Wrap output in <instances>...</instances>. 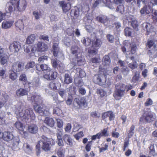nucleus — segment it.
Returning <instances> with one entry per match:
<instances>
[{
  "label": "nucleus",
  "mask_w": 157,
  "mask_h": 157,
  "mask_svg": "<svg viewBox=\"0 0 157 157\" xmlns=\"http://www.w3.org/2000/svg\"><path fill=\"white\" fill-rule=\"evenodd\" d=\"M50 139L43 135L41 139L40 140L36 146V152L37 156L40 155V147L45 151L50 150L51 145L49 142Z\"/></svg>",
  "instance_id": "f257e3e1"
},
{
  "label": "nucleus",
  "mask_w": 157,
  "mask_h": 157,
  "mask_svg": "<svg viewBox=\"0 0 157 157\" xmlns=\"http://www.w3.org/2000/svg\"><path fill=\"white\" fill-rule=\"evenodd\" d=\"M122 52L126 55L127 58H130V59L133 60L134 58L133 56L130 57L129 55L131 52L132 54H134L137 49V47L136 44L134 42L130 44L128 41L125 42V44L124 46L121 48Z\"/></svg>",
  "instance_id": "f03ea898"
},
{
  "label": "nucleus",
  "mask_w": 157,
  "mask_h": 157,
  "mask_svg": "<svg viewBox=\"0 0 157 157\" xmlns=\"http://www.w3.org/2000/svg\"><path fill=\"white\" fill-rule=\"evenodd\" d=\"M21 109V105L19 104L18 108H17V110L16 112L17 114L19 113V116L21 117L26 120H28L29 117H31L32 119H34L35 115L32 109L29 108L20 112Z\"/></svg>",
  "instance_id": "7ed1b4c3"
},
{
  "label": "nucleus",
  "mask_w": 157,
  "mask_h": 157,
  "mask_svg": "<svg viewBox=\"0 0 157 157\" xmlns=\"http://www.w3.org/2000/svg\"><path fill=\"white\" fill-rule=\"evenodd\" d=\"M155 113L149 109L145 110L144 113L140 118V121L141 122L150 123L153 121L156 118Z\"/></svg>",
  "instance_id": "20e7f679"
},
{
  "label": "nucleus",
  "mask_w": 157,
  "mask_h": 157,
  "mask_svg": "<svg viewBox=\"0 0 157 157\" xmlns=\"http://www.w3.org/2000/svg\"><path fill=\"white\" fill-rule=\"evenodd\" d=\"M58 44V43L53 44L52 47V52L55 57L60 60H63L64 59L63 55L59 47Z\"/></svg>",
  "instance_id": "39448f33"
},
{
  "label": "nucleus",
  "mask_w": 157,
  "mask_h": 157,
  "mask_svg": "<svg viewBox=\"0 0 157 157\" xmlns=\"http://www.w3.org/2000/svg\"><path fill=\"white\" fill-rule=\"evenodd\" d=\"M93 80V82L100 86L104 85L106 82V77L105 75L103 74L96 75H94Z\"/></svg>",
  "instance_id": "423d86ee"
},
{
  "label": "nucleus",
  "mask_w": 157,
  "mask_h": 157,
  "mask_svg": "<svg viewBox=\"0 0 157 157\" xmlns=\"http://www.w3.org/2000/svg\"><path fill=\"white\" fill-rule=\"evenodd\" d=\"M48 48L47 44L44 43L39 42L36 45H34L32 50L33 52L36 51L37 52H42L46 51L48 49Z\"/></svg>",
  "instance_id": "0eeeda50"
},
{
  "label": "nucleus",
  "mask_w": 157,
  "mask_h": 157,
  "mask_svg": "<svg viewBox=\"0 0 157 157\" xmlns=\"http://www.w3.org/2000/svg\"><path fill=\"white\" fill-rule=\"evenodd\" d=\"M16 1H12L8 2L6 6V10L7 13H11L14 11H18V9L17 7Z\"/></svg>",
  "instance_id": "6e6552de"
},
{
  "label": "nucleus",
  "mask_w": 157,
  "mask_h": 157,
  "mask_svg": "<svg viewBox=\"0 0 157 157\" xmlns=\"http://www.w3.org/2000/svg\"><path fill=\"white\" fill-rule=\"evenodd\" d=\"M28 99L31 101L34 105L41 104L43 102L42 98L38 95H33L28 97Z\"/></svg>",
  "instance_id": "1a4fd4ad"
},
{
  "label": "nucleus",
  "mask_w": 157,
  "mask_h": 157,
  "mask_svg": "<svg viewBox=\"0 0 157 157\" xmlns=\"http://www.w3.org/2000/svg\"><path fill=\"white\" fill-rule=\"evenodd\" d=\"M73 104L74 106L77 108L81 107L82 106H85L87 105L86 101L84 98H75Z\"/></svg>",
  "instance_id": "9d476101"
},
{
  "label": "nucleus",
  "mask_w": 157,
  "mask_h": 157,
  "mask_svg": "<svg viewBox=\"0 0 157 157\" xmlns=\"http://www.w3.org/2000/svg\"><path fill=\"white\" fill-rule=\"evenodd\" d=\"M21 44L18 42H14L11 44L9 46V49L13 53L18 52L21 49Z\"/></svg>",
  "instance_id": "9b49d317"
},
{
  "label": "nucleus",
  "mask_w": 157,
  "mask_h": 157,
  "mask_svg": "<svg viewBox=\"0 0 157 157\" xmlns=\"http://www.w3.org/2000/svg\"><path fill=\"white\" fill-rule=\"evenodd\" d=\"M142 26L144 29L147 31L146 34L147 35H154L155 32L153 30V27L151 24L147 22H144L143 25Z\"/></svg>",
  "instance_id": "f8f14e48"
},
{
  "label": "nucleus",
  "mask_w": 157,
  "mask_h": 157,
  "mask_svg": "<svg viewBox=\"0 0 157 157\" xmlns=\"http://www.w3.org/2000/svg\"><path fill=\"white\" fill-rule=\"evenodd\" d=\"M43 77L47 80H53L56 79L57 77V72L50 70L49 71L43 75Z\"/></svg>",
  "instance_id": "ddd939ff"
},
{
  "label": "nucleus",
  "mask_w": 157,
  "mask_h": 157,
  "mask_svg": "<svg viewBox=\"0 0 157 157\" xmlns=\"http://www.w3.org/2000/svg\"><path fill=\"white\" fill-rule=\"evenodd\" d=\"M36 69L39 71H43L44 75L51 70L50 68L46 64H37L36 66Z\"/></svg>",
  "instance_id": "4468645a"
},
{
  "label": "nucleus",
  "mask_w": 157,
  "mask_h": 157,
  "mask_svg": "<svg viewBox=\"0 0 157 157\" xmlns=\"http://www.w3.org/2000/svg\"><path fill=\"white\" fill-rule=\"evenodd\" d=\"M24 64L21 62H16L12 66V70L17 72L22 71L24 69Z\"/></svg>",
  "instance_id": "2eb2a0df"
},
{
  "label": "nucleus",
  "mask_w": 157,
  "mask_h": 157,
  "mask_svg": "<svg viewBox=\"0 0 157 157\" xmlns=\"http://www.w3.org/2000/svg\"><path fill=\"white\" fill-rule=\"evenodd\" d=\"M96 21L106 26L108 25L109 23V18L104 15L98 16L96 17Z\"/></svg>",
  "instance_id": "dca6fc26"
},
{
  "label": "nucleus",
  "mask_w": 157,
  "mask_h": 157,
  "mask_svg": "<svg viewBox=\"0 0 157 157\" xmlns=\"http://www.w3.org/2000/svg\"><path fill=\"white\" fill-rule=\"evenodd\" d=\"M17 7L18 11H21L24 10L26 8V3L25 0H17L16 1Z\"/></svg>",
  "instance_id": "f3484780"
},
{
  "label": "nucleus",
  "mask_w": 157,
  "mask_h": 157,
  "mask_svg": "<svg viewBox=\"0 0 157 157\" xmlns=\"http://www.w3.org/2000/svg\"><path fill=\"white\" fill-rule=\"evenodd\" d=\"M71 54L75 55V57L79 56V57L81 56L82 52L81 49L76 45L72 46L70 49Z\"/></svg>",
  "instance_id": "a211bd4d"
},
{
  "label": "nucleus",
  "mask_w": 157,
  "mask_h": 157,
  "mask_svg": "<svg viewBox=\"0 0 157 157\" xmlns=\"http://www.w3.org/2000/svg\"><path fill=\"white\" fill-rule=\"evenodd\" d=\"M82 54H81V56L79 57V56H77L75 57L76 59H73V66L72 68H74L76 64L78 65V66H81L83 65L85 59L82 57Z\"/></svg>",
  "instance_id": "6ab92c4d"
},
{
  "label": "nucleus",
  "mask_w": 157,
  "mask_h": 157,
  "mask_svg": "<svg viewBox=\"0 0 157 157\" xmlns=\"http://www.w3.org/2000/svg\"><path fill=\"white\" fill-rule=\"evenodd\" d=\"M63 138L64 142L69 147H72L73 146V140L70 135L65 134Z\"/></svg>",
  "instance_id": "aec40b11"
},
{
  "label": "nucleus",
  "mask_w": 157,
  "mask_h": 157,
  "mask_svg": "<svg viewBox=\"0 0 157 157\" xmlns=\"http://www.w3.org/2000/svg\"><path fill=\"white\" fill-rule=\"evenodd\" d=\"M5 141L8 142L13 138L12 134L8 131H5L3 133V137L2 138Z\"/></svg>",
  "instance_id": "412c9836"
},
{
  "label": "nucleus",
  "mask_w": 157,
  "mask_h": 157,
  "mask_svg": "<svg viewBox=\"0 0 157 157\" xmlns=\"http://www.w3.org/2000/svg\"><path fill=\"white\" fill-rule=\"evenodd\" d=\"M59 3L64 12L66 13L67 12L71 9V5L69 3H66L63 1H61Z\"/></svg>",
  "instance_id": "4be33fe9"
},
{
  "label": "nucleus",
  "mask_w": 157,
  "mask_h": 157,
  "mask_svg": "<svg viewBox=\"0 0 157 157\" xmlns=\"http://www.w3.org/2000/svg\"><path fill=\"white\" fill-rule=\"evenodd\" d=\"M152 7L149 5H146L141 9L140 12L141 14H149L152 12Z\"/></svg>",
  "instance_id": "5701e85b"
},
{
  "label": "nucleus",
  "mask_w": 157,
  "mask_h": 157,
  "mask_svg": "<svg viewBox=\"0 0 157 157\" xmlns=\"http://www.w3.org/2000/svg\"><path fill=\"white\" fill-rule=\"evenodd\" d=\"M38 128L36 125L32 124L28 127V131L31 133L35 134L37 133Z\"/></svg>",
  "instance_id": "b1692460"
},
{
  "label": "nucleus",
  "mask_w": 157,
  "mask_h": 157,
  "mask_svg": "<svg viewBox=\"0 0 157 157\" xmlns=\"http://www.w3.org/2000/svg\"><path fill=\"white\" fill-rule=\"evenodd\" d=\"M109 117L110 121L113 120L114 119V116L113 113L111 111H108L104 113L102 116L103 119H105Z\"/></svg>",
  "instance_id": "393cba45"
},
{
  "label": "nucleus",
  "mask_w": 157,
  "mask_h": 157,
  "mask_svg": "<svg viewBox=\"0 0 157 157\" xmlns=\"http://www.w3.org/2000/svg\"><path fill=\"white\" fill-rule=\"evenodd\" d=\"M124 92L118 90H116L113 94V96L117 100H119L124 94Z\"/></svg>",
  "instance_id": "a878e982"
},
{
  "label": "nucleus",
  "mask_w": 157,
  "mask_h": 157,
  "mask_svg": "<svg viewBox=\"0 0 157 157\" xmlns=\"http://www.w3.org/2000/svg\"><path fill=\"white\" fill-rule=\"evenodd\" d=\"M8 56L6 54H3L0 56V63L2 65H4L7 62L9 59Z\"/></svg>",
  "instance_id": "bb28decb"
},
{
  "label": "nucleus",
  "mask_w": 157,
  "mask_h": 157,
  "mask_svg": "<svg viewBox=\"0 0 157 157\" xmlns=\"http://www.w3.org/2000/svg\"><path fill=\"white\" fill-rule=\"evenodd\" d=\"M19 139L18 138L15 137L13 138V143L12 147V148L14 150H17L19 149L18 145Z\"/></svg>",
  "instance_id": "cd10ccee"
},
{
  "label": "nucleus",
  "mask_w": 157,
  "mask_h": 157,
  "mask_svg": "<svg viewBox=\"0 0 157 157\" xmlns=\"http://www.w3.org/2000/svg\"><path fill=\"white\" fill-rule=\"evenodd\" d=\"M16 93L17 96L20 97L27 94V91L23 88H20L16 91Z\"/></svg>",
  "instance_id": "c85d7f7f"
},
{
  "label": "nucleus",
  "mask_w": 157,
  "mask_h": 157,
  "mask_svg": "<svg viewBox=\"0 0 157 157\" xmlns=\"http://www.w3.org/2000/svg\"><path fill=\"white\" fill-rule=\"evenodd\" d=\"M101 43L100 40L97 39L93 41L92 47L94 48H98L101 46Z\"/></svg>",
  "instance_id": "c756f323"
},
{
  "label": "nucleus",
  "mask_w": 157,
  "mask_h": 157,
  "mask_svg": "<svg viewBox=\"0 0 157 157\" xmlns=\"http://www.w3.org/2000/svg\"><path fill=\"white\" fill-rule=\"evenodd\" d=\"M13 23V21H3L2 23V27L4 29H7L10 28Z\"/></svg>",
  "instance_id": "7c9ffc66"
},
{
  "label": "nucleus",
  "mask_w": 157,
  "mask_h": 157,
  "mask_svg": "<svg viewBox=\"0 0 157 157\" xmlns=\"http://www.w3.org/2000/svg\"><path fill=\"white\" fill-rule=\"evenodd\" d=\"M44 122L47 125L51 127L54 126L55 124V122L53 119L52 118L46 117Z\"/></svg>",
  "instance_id": "2f4dec72"
},
{
  "label": "nucleus",
  "mask_w": 157,
  "mask_h": 157,
  "mask_svg": "<svg viewBox=\"0 0 157 157\" xmlns=\"http://www.w3.org/2000/svg\"><path fill=\"white\" fill-rule=\"evenodd\" d=\"M23 148L25 152L28 154L31 153L32 150V147L27 143H25L24 144Z\"/></svg>",
  "instance_id": "473e14b6"
},
{
  "label": "nucleus",
  "mask_w": 157,
  "mask_h": 157,
  "mask_svg": "<svg viewBox=\"0 0 157 157\" xmlns=\"http://www.w3.org/2000/svg\"><path fill=\"white\" fill-rule=\"evenodd\" d=\"M110 62L109 57L107 55L105 56L102 60V64L104 66H108L109 65Z\"/></svg>",
  "instance_id": "72a5a7b5"
},
{
  "label": "nucleus",
  "mask_w": 157,
  "mask_h": 157,
  "mask_svg": "<svg viewBox=\"0 0 157 157\" xmlns=\"http://www.w3.org/2000/svg\"><path fill=\"white\" fill-rule=\"evenodd\" d=\"M135 126L132 125L129 128V130L127 132L128 136V138L132 137L135 133Z\"/></svg>",
  "instance_id": "f704fd0d"
},
{
  "label": "nucleus",
  "mask_w": 157,
  "mask_h": 157,
  "mask_svg": "<svg viewBox=\"0 0 157 157\" xmlns=\"http://www.w3.org/2000/svg\"><path fill=\"white\" fill-rule=\"evenodd\" d=\"M64 82L69 84L72 82V78L68 74H65L64 76Z\"/></svg>",
  "instance_id": "c9c22d12"
},
{
  "label": "nucleus",
  "mask_w": 157,
  "mask_h": 157,
  "mask_svg": "<svg viewBox=\"0 0 157 157\" xmlns=\"http://www.w3.org/2000/svg\"><path fill=\"white\" fill-rule=\"evenodd\" d=\"M9 78L12 80H15L17 78V75L14 71L11 70L9 71Z\"/></svg>",
  "instance_id": "e433bc0d"
},
{
  "label": "nucleus",
  "mask_w": 157,
  "mask_h": 157,
  "mask_svg": "<svg viewBox=\"0 0 157 157\" xmlns=\"http://www.w3.org/2000/svg\"><path fill=\"white\" fill-rule=\"evenodd\" d=\"M91 41V40L88 37H83L82 40V42L86 46H90V44Z\"/></svg>",
  "instance_id": "4c0bfd02"
},
{
  "label": "nucleus",
  "mask_w": 157,
  "mask_h": 157,
  "mask_svg": "<svg viewBox=\"0 0 157 157\" xmlns=\"http://www.w3.org/2000/svg\"><path fill=\"white\" fill-rule=\"evenodd\" d=\"M35 37L34 34H32L28 37L26 39L27 44H29L33 43L35 40Z\"/></svg>",
  "instance_id": "58836bf2"
},
{
  "label": "nucleus",
  "mask_w": 157,
  "mask_h": 157,
  "mask_svg": "<svg viewBox=\"0 0 157 157\" xmlns=\"http://www.w3.org/2000/svg\"><path fill=\"white\" fill-rule=\"evenodd\" d=\"M116 88L117 90H121L124 92L126 89V86L123 84L120 83L116 85Z\"/></svg>",
  "instance_id": "ea45409f"
},
{
  "label": "nucleus",
  "mask_w": 157,
  "mask_h": 157,
  "mask_svg": "<svg viewBox=\"0 0 157 157\" xmlns=\"http://www.w3.org/2000/svg\"><path fill=\"white\" fill-rule=\"evenodd\" d=\"M75 70L77 71L76 73L77 75H79V76L81 78L83 77L86 76L85 72L80 68H76Z\"/></svg>",
  "instance_id": "a19ab883"
},
{
  "label": "nucleus",
  "mask_w": 157,
  "mask_h": 157,
  "mask_svg": "<svg viewBox=\"0 0 157 157\" xmlns=\"http://www.w3.org/2000/svg\"><path fill=\"white\" fill-rule=\"evenodd\" d=\"M16 27L19 28L20 30L23 29V24L22 21L21 20H18L15 23Z\"/></svg>",
  "instance_id": "79ce46f5"
},
{
  "label": "nucleus",
  "mask_w": 157,
  "mask_h": 157,
  "mask_svg": "<svg viewBox=\"0 0 157 157\" xmlns=\"http://www.w3.org/2000/svg\"><path fill=\"white\" fill-rule=\"evenodd\" d=\"M34 108L36 112L40 114V115H41L42 113H43L44 109L39 106V105H34Z\"/></svg>",
  "instance_id": "37998d69"
},
{
  "label": "nucleus",
  "mask_w": 157,
  "mask_h": 157,
  "mask_svg": "<svg viewBox=\"0 0 157 157\" xmlns=\"http://www.w3.org/2000/svg\"><path fill=\"white\" fill-rule=\"evenodd\" d=\"M147 46L149 48H152L155 49L156 48V46L153 40H150L148 41Z\"/></svg>",
  "instance_id": "c03bdc74"
},
{
  "label": "nucleus",
  "mask_w": 157,
  "mask_h": 157,
  "mask_svg": "<svg viewBox=\"0 0 157 157\" xmlns=\"http://www.w3.org/2000/svg\"><path fill=\"white\" fill-rule=\"evenodd\" d=\"M132 32V30L130 28L127 27L124 29L125 35L126 36H131Z\"/></svg>",
  "instance_id": "a18cd8bd"
},
{
  "label": "nucleus",
  "mask_w": 157,
  "mask_h": 157,
  "mask_svg": "<svg viewBox=\"0 0 157 157\" xmlns=\"http://www.w3.org/2000/svg\"><path fill=\"white\" fill-rule=\"evenodd\" d=\"M138 66V64L135 61L130 63L128 64V67L132 69H134L137 68Z\"/></svg>",
  "instance_id": "49530a36"
},
{
  "label": "nucleus",
  "mask_w": 157,
  "mask_h": 157,
  "mask_svg": "<svg viewBox=\"0 0 157 157\" xmlns=\"http://www.w3.org/2000/svg\"><path fill=\"white\" fill-rule=\"evenodd\" d=\"M15 125L16 128L20 131H22L23 129V125L20 122H17L15 124Z\"/></svg>",
  "instance_id": "de8ad7c7"
},
{
  "label": "nucleus",
  "mask_w": 157,
  "mask_h": 157,
  "mask_svg": "<svg viewBox=\"0 0 157 157\" xmlns=\"http://www.w3.org/2000/svg\"><path fill=\"white\" fill-rule=\"evenodd\" d=\"M64 149L60 148L59 149L57 154L59 157H64Z\"/></svg>",
  "instance_id": "09e8293b"
},
{
  "label": "nucleus",
  "mask_w": 157,
  "mask_h": 157,
  "mask_svg": "<svg viewBox=\"0 0 157 157\" xmlns=\"http://www.w3.org/2000/svg\"><path fill=\"white\" fill-rule=\"evenodd\" d=\"M56 143L59 147H63L64 145V143L62 138H57Z\"/></svg>",
  "instance_id": "8fccbe9b"
},
{
  "label": "nucleus",
  "mask_w": 157,
  "mask_h": 157,
  "mask_svg": "<svg viewBox=\"0 0 157 157\" xmlns=\"http://www.w3.org/2000/svg\"><path fill=\"white\" fill-rule=\"evenodd\" d=\"M58 84V83L56 84L54 81L51 82L49 84V87L52 89L56 90L57 89Z\"/></svg>",
  "instance_id": "3c124183"
},
{
  "label": "nucleus",
  "mask_w": 157,
  "mask_h": 157,
  "mask_svg": "<svg viewBox=\"0 0 157 157\" xmlns=\"http://www.w3.org/2000/svg\"><path fill=\"white\" fill-rule=\"evenodd\" d=\"M131 23V26L136 31L138 30V27L139 25L138 23V22L137 20L132 22Z\"/></svg>",
  "instance_id": "603ef678"
},
{
  "label": "nucleus",
  "mask_w": 157,
  "mask_h": 157,
  "mask_svg": "<svg viewBox=\"0 0 157 157\" xmlns=\"http://www.w3.org/2000/svg\"><path fill=\"white\" fill-rule=\"evenodd\" d=\"M53 113L60 115L62 113V111L59 108L56 107L53 110Z\"/></svg>",
  "instance_id": "864d4df0"
},
{
  "label": "nucleus",
  "mask_w": 157,
  "mask_h": 157,
  "mask_svg": "<svg viewBox=\"0 0 157 157\" xmlns=\"http://www.w3.org/2000/svg\"><path fill=\"white\" fill-rule=\"evenodd\" d=\"M117 11L121 14H123L124 10V7L123 5H119L117 9Z\"/></svg>",
  "instance_id": "5fc2aeb1"
},
{
  "label": "nucleus",
  "mask_w": 157,
  "mask_h": 157,
  "mask_svg": "<svg viewBox=\"0 0 157 157\" xmlns=\"http://www.w3.org/2000/svg\"><path fill=\"white\" fill-rule=\"evenodd\" d=\"M56 121L58 127L59 128H62L63 125V121L60 119H56Z\"/></svg>",
  "instance_id": "6e6d98bb"
},
{
  "label": "nucleus",
  "mask_w": 157,
  "mask_h": 157,
  "mask_svg": "<svg viewBox=\"0 0 157 157\" xmlns=\"http://www.w3.org/2000/svg\"><path fill=\"white\" fill-rule=\"evenodd\" d=\"M103 146H104V147H100L99 146L98 147V148L99 149V152L100 153L103 152L108 149V145L105 144H102Z\"/></svg>",
  "instance_id": "4d7b16f0"
},
{
  "label": "nucleus",
  "mask_w": 157,
  "mask_h": 157,
  "mask_svg": "<svg viewBox=\"0 0 157 157\" xmlns=\"http://www.w3.org/2000/svg\"><path fill=\"white\" fill-rule=\"evenodd\" d=\"M48 57L47 56H43L39 58L38 61L39 63H43L45 60H47Z\"/></svg>",
  "instance_id": "13d9d810"
},
{
  "label": "nucleus",
  "mask_w": 157,
  "mask_h": 157,
  "mask_svg": "<svg viewBox=\"0 0 157 157\" xmlns=\"http://www.w3.org/2000/svg\"><path fill=\"white\" fill-rule=\"evenodd\" d=\"M32 49L33 48H32V47L29 45L25 46L24 48V51L27 53L29 52L31 50V51H32L33 52H33L32 50Z\"/></svg>",
  "instance_id": "bf43d9fd"
},
{
  "label": "nucleus",
  "mask_w": 157,
  "mask_h": 157,
  "mask_svg": "<svg viewBox=\"0 0 157 157\" xmlns=\"http://www.w3.org/2000/svg\"><path fill=\"white\" fill-rule=\"evenodd\" d=\"M63 135V130L62 129H58L56 134L57 138H62Z\"/></svg>",
  "instance_id": "052dcab7"
},
{
  "label": "nucleus",
  "mask_w": 157,
  "mask_h": 157,
  "mask_svg": "<svg viewBox=\"0 0 157 157\" xmlns=\"http://www.w3.org/2000/svg\"><path fill=\"white\" fill-rule=\"evenodd\" d=\"M92 144V141H90L88 142L85 147V149L87 151L89 152L90 151Z\"/></svg>",
  "instance_id": "680f3d73"
},
{
  "label": "nucleus",
  "mask_w": 157,
  "mask_h": 157,
  "mask_svg": "<svg viewBox=\"0 0 157 157\" xmlns=\"http://www.w3.org/2000/svg\"><path fill=\"white\" fill-rule=\"evenodd\" d=\"M19 79L21 81L25 82L27 80V78L25 74H23L20 76Z\"/></svg>",
  "instance_id": "e2e57ef3"
},
{
  "label": "nucleus",
  "mask_w": 157,
  "mask_h": 157,
  "mask_svg": "<svg viewBox=\"0 0 157 157\" xmlns=\"http://www.w3.org/2000/svg\"><path fill=\"white\" fill-rule=\"evenodd\" d=\"M107 131L106 128L104 129L102 131L100 132H99L100 133L101 137L102 136H108V134L107 133Z\"/></svg>",
  "instance_id": "0e129e2a"
},
{
  "label": "nucleus",
  "mask_w": 157,
  "mask_h": 157,
  "mask_svg": "<svg viewBox=\"0 0 157 157\" xmlns=\"http://www.w3.org/2000/svg\"><path fill=\"white\" fill-rule=\"evenodd\" d=\"M35 66L34 62H31L28 63L25 66L26 69H28L29 68H33Z\"/></svg>",
  "instance_id": "69168bd1"
},
{
  "label": "nucleus",
  "mask_w": 157,
  "mask_h": 157,
  "mask_svg": "<svg viewBox=\"0 0 157 157\" xmlns=\"http://www.w3.org/2000/svg\"><path fill=\"white\" fill-rule=\"evenodd\" d=\"M153 104V101L151 98H148L144 103L145 106H148L152 105Z\"/></svg>",
  "instance_id": "338daca9"
},
{
  "label": "nucleus",
  "mask_w": 157,
  "mask_h": 157,
  "mask_svg": "<svg viewBox=\"0 0 157 157\" xmlns=\"http://www.w3.org/2000/svg\"><path fill=\"white\" fill-rule=\"evenodd\" d=\"M40 82L39 79H37L36 81H33L32 82V84L35 87H37L39 86Z\"/></svg>",
  "instance_id": "774afa93"
}]
</instances>
